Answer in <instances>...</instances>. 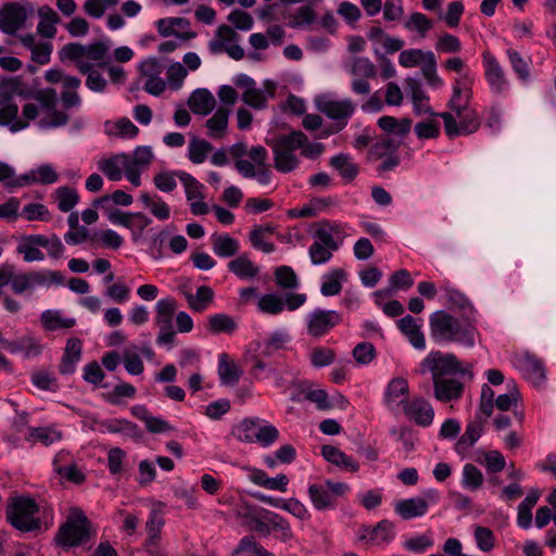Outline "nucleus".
I'll return each instance as SVG.
<instances>
[{
	"mask_svg": "<svg viewBox=\"0 0 556 556\" xmlns=\"http://www.w3.org/2000/svg\"><path fill=\"white\" fill-rule=\"evenodd\" d=\"M469 317L459 319L451 313L440 309L430 315L431 339L438 343H457L466 348L475 345L477 328Z\"/></svg>",
	"mask_w": 556,
	"mask_h": 556,
	"instance_id": "1",
	"label": "nucleus"
},
{
	"mask_svg": "<svg viewBox=\"0 0 556 556\" xmlns=\"http://www.w3.org/2000/svg\"><path fill=\"white\" fill-rule=\"evenodd\" d=\"M91 522L79 508H72L55 536L54 541L62 547H76L86 544L91 538Z\"/></svg>",
	"mask_w": 556,
	"mask_h": 556,
	"instance_id": "2",
	"label": "nucleus"
},
{
	"mask_svg": "<svg viewBox=\"0 0 556 556\" xmlns=\"http://www.w3.org/2000/svg\"><path fill=\"white\" fill-rule=\"evenodd\" d=\"M341 233L339 224L324 222L314 230L313 243L308 248V255L313 265H323L329 262L336 251L340 248V242L336 237Z\"/></svg>",
	"mask_w": 556,
	"mask_h": 556,
	"instance_id": "3",
	"label": "nucleus"
},
{
	"mask_svg": "<svg viewBox=\"0 0 556 556\" xmlns=\"http://www.w3.org/2000/svg\"><path fill=\"white\" fill-rule=\"evenodd\" d=\"M110 47L104 42H93L81 45L79 42H70L64 45L59 51L61 62L71 61L79 68L80 63H92L93 67H104L110 61Z\"/></svg>",
	"mask_w": 556,
	"mask_h": 556,
	"instance_id": "4",
	"label": "nucleus"
},
{
	"mask_svg": "<svg viewBox=\"0 0 556 556\" xmlns=\"http://www.w3.org/2000/svg\"><path fill=\"white\" fill-rule=\"evenodd\" d=\"M38 510L35 500L25 496L13 497L7 507V519L17 530L33 531L40 527Z\"/></svg>",
	"mask_w": 556,
	"mask_h": 556,
	"instance_id": "5",
	"label": "nucleus"
},
{
	"mask_svg": "<svg viewBox=\"0 0 556 556\" xmlns=\"http://www.w3.org/2000/svg\"><path fill=\"white\" fill-rule=\"evenodd\" d=\"M350 491V485L345 482H334L326 480L324 483H314L308 486V497L316 510H331L337 507L339 497L344 496Z\"/></svg>",
	"mask_w": 556,
	"mask_h": 556,
	"instance_id": "6",
	"label": "nucleus"
},
{
	"mask_svg": "<svg viewBox=\"0 0 556 556\" xmlns=\"http://www.w3.org/2000/svg\"><path fill=\"white\" fill-rule=\"evenodd\" d=\"M300 142L294 136V131L278 137L271 146L275 168L283 174L291 173L300 166V157L295 153L299 150Z\"/></svg>",
	"mask_w": 556,
	"mask_h": 556,
	"instance_id": "7",
	"label": "nucleus"
},
{
	"mask_svg": "<svg viewBox=\"0 0 556 556\" xmlns=\"http://www.w3.org/2000/svg\"><path fill=\"white\" fill-rule=\"evenodd\" d=\"M444 123V129L448 137L467 136L476 132L480 127V118L476 110L464 106L459 115L450 112L438 114Z\"/></svg>",
	"mask_w": 556,
	"mask_h": 556,
	"instance_id": "8",
	"label": "nucleus"
},
{
	"mask_svg": "<svg viewBox=\"0 0 556 556\" xmlns=\"http://www.w3.org/2000/svg\"><path fill=\"white\" fill-rule=\"evenodd\" d=\"M318 111L334 122L337 131L342 130L348 121L355 112V104L351 99H333L328 96H321L316 99Z\"/></svg>",
	"mask_w": 556,
	"mask_h": 556,
	"instance_id": "9",
	"label": "nucleus"
},
{
	"mask_svg": "<svg viewBox=\"0 0 556 556\" xmlns=\"http://www.w3.org/2000/svg\"><path fill=\"white\" fill-rule=\"evenodd\" d=\"M31 98L38 102L40 109L48 114L47 117L39 121L41 128H55L64 126L68 122V115L56 110L58 94L52 88L37 90Z\"/></svg>",
	"mask_w": 556,
	"mask_h": 556,
	"instance_id": "10",
	"label": "nucleus"
},
{
	"mask_svg": "<svg viewBox=\"0 0 556 556\" xmlns=\"http://www.w3.org/2000/svg\"><path fill=\"white\" fill-rule=\"evenodd\" d=\"M420 372L430 371L432 379L438 375L440 378L455 377L456 374H465L460 362L452 353L442 354L441 352H431L420 365Z\"/></svg>",
	"mask_w": 556,
	"mask_h": 556,
	"instance_id": "11",
	"label": "nucleus"
},
{
	"mask_svg": "<svg viewBox=\"0 0 556 556\" xmlns=\"http://www.w3.org/2000/svg\"><path fill=\"white\" fill-rule=\"evenodd\" d=\"M273 511L265 509L262 506L241 503L237 506L235 515L240 520L241 525L247 527L249 530L260 533L263 536L270 534V527H268V520Z\"/></svg>",
	"mask_w": 556,
	"mask_h": 556,
	"instance_id": "12",
	"label": "nucleus"
},
{
	"mask_svg": "<svg viewBox=\"0 0 556 556\" xmlns=\"http://www.w3.org/2000/svg\"><path fill=\"white\" fill-rule=\"evenodd\" d=\"M350 73L354 78L351 81V89L355 94L368 96L371 91L368 79L377 76V67L366 56H355L350 64Z\"/></svg>",
	"mask_w": 556,
	"mask_h": 556,
	"instance_id": "13",
	"label": "nucleus"
},
{
	"mask_svg": "<svg viewBox=\"0 0 556 556\" xmlns=\"http://www.w3.org/2000/svg\"><path fill=\"white\" fill-rule=\"evenodd\" d=\"M484 77L493 94H502L509 89V79L504 67L490 52L483 53Z\"/></svg>",
	"mask_w": 556,
	"mask_h": 556,
	"instance_id": "14",
	"label": "nucleus"
},
{
	"mask_svg": "<svg viewBox=\"0 0 556 556\" xmlns=\"http://www.w3.org/2000/svg\"><path fill=\"white\" fill-rule=\"evenodd\" d=\"M342 317L333 309H314L307 315V332L314 338L327 334L332 328L339 325Z\"/></svg>",
	"mask_w": 556,
	"mask_h": 556,
	"instance_id": "15",
	"label": "nucleus"
},
{
	"mask_svg": "<svg viewBox=\"0 0 556 556\" xmlns=\"http://www.w3.org/2000/svg\"><path fill=\"white\" fill-rule=\"evenodd\" d=\"M514 364L533 386L541 387L545 382V366L534 354L526 352L516 355Z\"/></svg>",
	"mask_w": 556,
	"mask_h": 556,
	"instance_id": "16",
	"label": "nucleus"
},
{
	"mask_svg": "<svg viewBox=\"0 0 556 556\" xmlns=\"http://www.w3.org/2000/svg\"><path fill=\"white\" fill-rule=\"evenodd\" d=\"M473 84V77L470 73H463L456 77L453 83V94L448 101V108L456 114L459 115L464 110V106L469 105L472 97L471 86Z\"/></svg>",
	"mask_w": 556,
	"mask_h": 556,
	"instance_id": "17",
	"label": "nucleus"
},
{
	"mask_svg": "<svg viewBox=\"0 0 556 556\" xmlns=\"http://www.w3.org/2000/svg\"><path fill=\"white\" fill-rule=\"evenodd\" d=\"M34 11L33 5H22L17 2H10L3 5L2 31L9 35L15 34L21 29L26 20L28 12Z\"/></svg>",
	"mask_w": 556,
	"mask_h": 556,
	"instance_id": "18",
	"label": "nucleus"
},
{
	"mask_svg": "<svg viewBox=\"0 0 556 556\" xmlns=\"http://www.w3.org/2000/svg\"><path fill=\"white\" fill-rule=\"evenodd\" d=\"M433 395L442 403L458 401L464 393V383L456 377L432 379Z\"/></svg>",
	"mask_w": 556,
	"mask_h": 556,
	"instance_id": "19",
	"label": "nucleus"
},
{
	"mask_svg": "<svg viewBox=\"0 0 556 556\" xmlns=\"http://www.w3.org/2000/svg\"><path fill=\"white\" fill-rule=\"evenodd\" d=\"M403 409L406 416L418 426L428 427L433 421L434 409L432 405L422 397H414L408 401V403H405Z\"/></svg>",
	"mask_w": 556,
	"mask_h": 556,
	"instance_id": "20",
	"label": "nucleus"
},
{
	"mask_svg": "<svg viewBox=\"0 0 556 556\" xmlns=\"http://www.w3.org/2000/svg\"><path fill=\"white\" fill-rule=\"evenodd\" d=\"M276 93V83L266 79L263 83V88L256 86L252 90L243 91L242 101L254 110H264L267 108L269 99H273Z\"/></svg>",
	"mask_w": 556,
	"mask_h": 556,
	"instance_id": "21",
	"label": "nucleus"
},
{
	"mask_svg": "<svg viewBox=\"0 0 556 556\" xmlns=\"http://www.w3.org/2000/svg\"><path fill=\"white\" fill-rule=\"evenodd\" d=\"M408 382L402 377L393 378L384 392V404L390 410H396L401 405L408 403Z\"/></svg>",
	"mask_w": 556,
	"mask_h": 556,
	"instance_id": "22",
	"label": "nucleus"
},
{
	"mask_svg": "<svg viewBox=\"0 0 556 556\" xmlns=\"http://www.w3.org/2000/svg\"><path fill=\"white\" fill-rule=\"evenodd\" d=\"M190 22L184 17H165L156 22V28L162 37L176 36L181 40H189L195 37V33L188 30L178 33L177 29L187 30Z\"/></svg>",
	"mask_w": 556,
	"mask_h": 556,
	"instance_id": "23",
	"label": "nucleus"
},
{
	"mask_svg": "<svg viewBox=\"0 0 556 556\" xmlns=\"http://www.w3.org/2000/svg\"><path fill=\"white\" fill-rule=\"evenodd\" d=\"M83 342L80 339L72 337L66 341L64 353L62 355L59 371L62 375H72L76 369V364L81 357Z\"/></svg>",
	"mask_w": 556,
	"mask_h": 556,
	"instance_id": "24",
	"label": "nucleus"
},
{
	"mask_svg": "<svg viewBox=\"0 0 556 556\" xmlns=\"http://www.w3.org/2000/svg\"><path fill=\"white\" fill-rule=\"evenodd\" d=\"M4 349L12 354H23L26 358L37 357L42 352L40 341L34 337L25 336L15 341H7Z\"/></svg>",
	"mask_w": 556,
	"mask_h": 556,
	"instance_id": "25",
	"label": "nucleus"
},
{
	"mask_svg": "<svg viewBox=\"0 0 556 556\" xmlns=\"http://www.w3.org/2000/svg\"><path fill=\"white\" fill-rule=\"evenodd\" d=\"M129 165L128 154L119 153L112 157L99 161V169L112 181L122 179L123 170L125 172Z\"/></svg>",
	"mask_w": 556,
	"mask_h": 556,
	"instance_id": "26",
	"label": "nucleus"
},
{
	"mask_svg": "<svg viewBox=\"0 0 556 556\" xmlns=\"http://www.w3.org/2000/svg\"><path fill=\"white\" fill-rule=\"evenodd\" d=\"M321 455L327 462L341 469L350 472H357L359 470V464L336 446H321Z\"/></svg>",
	"mask_w": 556,
	"mask_h": 556,
	"instance_id": "27",
	"label": "nucleus"
},
{
	"mask_svg": "<svg viewBox=\"0 0 556 556\" xmlns=\"http://www.w3.org/2000/svg\"><path fill=\"white\" fill-rule=\"evenodd\" d=\"M39 23L37 33L47 39H52L56 35V25L61 22L58 13L49 5H42L38 9Z\"/></svg>",
	"mask_w": 556,
	"mask_h": 556,
	"instance_id": "28",
	"label": "nucleus"
},
{
	"mask_svg": "<svg viewBox=\"0 0 556 556\" xmlns=\"http://www.w3.org/2000/svg\"><path fill=\"white\" fill-rule=\"evenodd\" d=\"M291 340L289 333L285 330H276L268 334L267 338L257 342V352L261 356L270 357L278 351L283 350Z\"/></svg>",
	"mask_w": 556,
	"mask_h": 556,
	"instance_id": "29",
	"label": "nucleus"
},
{
	"mask_svg": "<svg viewBox=\"0 0 556 556\" xmlns=\"http://www.w3.org/2000/svg\"><path fill=\"white\" fill-rule=\"evenodd\" d=\"M405 84L407 86V91L412 97L414 112L418 115L431 113L429 97L422 89L420 81L417 78L407 77L405 79Z\"/></svg>",
	"mask_w": 556,
	"mask_h": 556,
	"instance_id": "30",
	"label": "nucleus"
},
{
	"mask_svg": "<svg viewBox=\"0 0 556 556\" xmlns=\"http://www.w3.org/2000/svg\"><path fill=\"white\" fill-rule=\"evenodd\" d=\"M216 101L212 92L200 88L194 90L188 99L190 110L198 115H207L215 108Z\"/></svg>",
	"mask_w": 556,
	"mask_h": 556,
	"instance_id": "31",
	"label": "nucleus"
},
{
	"mask_svg": "<svg viewBox=\"0 0 556 556\" xmlns=\"http://www.w3.org/2000/svg\"><path fill=\"white\" fill-rule=\"evenodd\" d=\"M394 510L404 520H409L427 513V502L421 497L401 500L395 503Z\"/></svg>",
	"mask_w": 556,
	"mask_h": 556,
	"instance_id": "32",
	"label": "nucleus"
},
{
	"mask_svg": "<svg viewBox=\"0 0 556 556\" xmlns=\"http://www.w3.org/2000/svg\"><path fill=\"white\" fill-rule=\"evenodd\" d=\"M217 372L220 383L224 386H235L242 375L240 367L226 353L218 356Z\"/></svg>",
	"mask_w": 556,
	"mask_h": 556,
	"instance_id": "33",
	"label": "nucleus"
},
{
	"mask_svg": "<svg viewBox=\"0 0 556 556\" xmlns=\"http://www.w3.org/2000/svg\"><path fill=\"white\" fill-rule=\"evenodd\" d=\"M230 110L227 108H218L214 115L210 117L205 126L207 128V136L213 139H222L226 136L228 129Z\"/></svg>",
	"mask_w": 556,
	"mask_h": 556,
	"instance_id": "34",
	"label": "nucleus"
},
{
	"mask_svg": "<svg viewBox=\"0 0 556 556\" xmlns=\"http://www.w3.org/2000/svg\"><path fill=\"white\" fill-rule=\"evenodd\" d=\"M235 167L244 178H256L263 186L268 185L271 180V170L268 164L256 169L250 161L238 160L235 162Z\"/></svg>",
	"mask_w": 556,
	"mask_h": 556,
	"instance_id": "35",
	"label": "nucleus"
},
{
	"mask_svg": "<svg viewBox=\"0 0 556 556\" xmlns=\"http://www.w3.org/2000/svg\"><path fill=\"white\" fill-rule=\"evenodd\" d=\"M484 425L480 420H471L468 422L464 434L455 444L458 454H465L481 438Z\"/></svg>",
	"mask_w": 556,
	"mask_h": 556,
	"instance_id": "36",
	"label": "nucleus"
},
{
	"mask_svg": "<svg viewBox=\"0 0 556 556\" xmlns=\"http://www.w3.org/2000/svg\"><path fill=\"white\" fill-rule=\"evenodd\" d=\"M18 106L9 101L4 100L0 102V125L10 126V130L16 132L27 127V123L17 119Z\"/></svg>",
	"mask_w": 556,
	"mask_h": 556,
	"instance_id": "37",
	"label": "nucleus"
},
{
	"mask_svg": "<svg viewBox=\"0 0 556 556\" xmlns=\"http://www.w3.org/2000/svg\"><path fill=\"white\" fill-rule=\"evenodd\" d=\"M40 323L48 331L70 329L76 325V319L62 316L60 311L47 309L40 315Z\"/></svg>",
	"mask_w": 556,
	"mask_h": 556,
	"instance_id": "38",
	"label": "nucleus"
},
{
	"mask_svg": "<svg viewBox=\"0 0 556 556\" xmlns=\"http://www.w3.org/2000/svg\"><path fill=\"white\" fill-rule=\"evenodd\" d=\"M540 498V491L532 489L518 505L517 525L522 529H529L532 525V508Z\"/></svg>",
	"mask_w": 556,
	"mask_h": 556,
	"instance_id": "39",
	"label": "nucleus"
},
{
	"mask_svg": "<svg viewBox=\"0 0 556 556\" xmlns=\"http://www.w3.org/2000/svg\"><path fill=\"white\" fill-rule=\"evenodd\" d=\"M176 308L177 303L174 298L167 296L159 300L155 305V324L160 328H173V316Z\"/></svg>",
	"mask_w": 556,
	"mask_h": 556,
	"instance_id": "40",
	"label": "nucleus"
},
{
	"mask_svg": "<svg viewBox=\"0 0 556 556\" xmlns=\"http://www.w3.org/2000/svg\"><path fill=\"white\" fill-rule=\"evenodd\" d=\"M239 241L227 233L212 236L213 252L219 257H231L239 251Z\"/></svg>",
	"mask_w": 556,
	"mask_h": 556,
	"instance_id": "41",
	"label": "nucleus"
},
{
	"mask_svg": "<svg viewBox=\"0 0 556 556\" xmlns=\"http://www.w3.org/2000/svg\"><path fill=\"white\" fill-rule=\"evenodd\" d=\"M346 273L342 268H336L324 275L320 292L325 296L337 295L342 290V281L345 280Z\"/></svg>",
	"mask_w": 556,
	"mask_h": 556,
	"instance_id": "42",
	"label": "nucleus"
},
{
	"mask_svg": "<svg viewBox=\"0 0 556 556\" xmlns=\"http://www.w3.org/2000/svg\"><path fill=\"white\" fill-rule=\"evenodd\" d=\"M228 269L241 279L254 278L260 268L245 254H242L228 263Z\"/></svg>",
	"mask_w": 556,
	"mask_h": 556,
	"instance_id": "43",
	"label": "nucleus"
},
{
	"mask_svg": "<svg viewBox=\"0 0 556 556\" xmlns=\"http://www.w3.org/2000/svg\"><path fill=\"white\" fill-rule=\"evenodd\" d=\"M261 421L257 417L244 418L232 429V434L241 442L254 443Z\"/></svg>",
	"mask_w": 556,
	"mask_h": 556,
	"instance_id": "44",
	"label": "nucleus"
},
{
	"mask_svg": "<svg viewBox=\"0 0 556 556\" xmlns=\"http://www.w3.org/2000/svg\"><path fill=\"white\" fill-rule=\"evenodd\" d=\"M367 538L377 545L390 543L395 538L394 523L388 519L379 521L372 529H367Z\"/></svg>",
	"mask_w": 556,
	"mask_h": 556,
	"instance_id": "45",
	"label": "nucleus"
},
{
	"mask_svg": "<svg viewBox=\"0 0 556 556\" xmlns=\"http://www.w3.org/2000/svg\"><path fill=\"white\" fill-rule=\"evenodd\" d=\"M29 279L31 289L35 287H50L51 285L61 286L64 282V277L61 271L42 269L29 271Z\"/></svg>",
	"mask_w": 556,
	"mask_h": 556,
	"instance_id": "46",
	"label": "nucleus"
},
{
	"mask_svg": "<svg viewBox=\"0 0 556 556\" xmlns=\"http://www.w3.org/2000/svg\"><path fill=\"white\" fill-rule=\"evenodd\" d=\"M140 201L144 207L150 210V213L160 220H166L170 216V208L168 204L163 201L159 195L151 197L148 192L140 194Z\"/></svg>",
	"mask_w": 556,
	"mask_h": 556,
	"instance_id": "47",
	"label": "nucleus"
},
{
	"mask_svg": "<svg viewBox=\"0 0 556 556\" xmlns=\"http://www.w3.org/2000/svg\"><path fill=\"white\" fill-rule=\"evenodd\" d=\"M329 164L337 169L346 181H352L358 174L357 164L353 163L348 154L340 153L332 156Z\"/></svg>",
	"mask_w": 556,
	"mask_h": 556,
	"instance_id": "48",
	"label": "nucleus"
},
{
	"mask_svg": "<svg viewBox=\"0 0 556 556\" xmlns=\"http://www.w3.org/2000/svg\"><path fill=\"white\" fill-rule=\"evenodd\" d=\"M445 298L451 308H457L463 313L464 317L471 318L475 308L465 294L456 289L445 288Z\"/></svg>",
	"mask_w": 556,
	"mask_h": 556,
	"instance_id": "49",
	"label": "nucleus"
},
{
	"mask_svg": "<svg viewBox=\"0 0 556 556\" xmlns=\"http://www.w3.org/2000/svg\"><path fill=\"white\" fill-rule=\"evenodd\" d=\"M506 55L508 58L509 64L517 75V77L522 81L527 83L530 79V64L531 59H525L522 55L514 49H507Z\"/></svg>",
	"mask_w": 556,
	"mask_h": 556,
	"instance_id": "50",
	"label": "nucleus"
},
{
	"mask_svg": "<svg viewBox=\"0 0 556 556\" xmlns=\"http://www.w3.org/2000/svg\"><path fill=\"white\" fill-rule=\"evenodd\" d=\"M105 131L110 136L132 139L139 134V128L126 117L119 118L116 123H105Z\"/></svg>",
	"mask_w": 556,
	"mask_h": 556,
	"instance_id": "51",
	"label": "nucleus"
},
{
	"mask_svg": "<svg viewBox=\"0 0 556 556\" xmlns=\"http://www.w3.org/2000/svg\"><path fill=\"white\" fill-rule=\"evenodd\" d=\"M233 554L242 556H276L274 553L267 551L257 543L255 538L252 535L242 538L233 551Z\"/></svg>",
	"mask_w": 556,
	"mask_h": 556,
	"instance_id": "52",
	"label": "nucleus"
},
{
	"mask_svg": "<svg viewBox=\"0 0 556 556\" xmlns=\"http://www.w3.org/2000/svg\"><path fill=\"white\" fill-rule=\"evenodd\" d=\"M78 71L83 75H87L86 86L94 91L102 92L105 90L108 81L106 79L93 67L92 63H80Z\"/></svg>",
	"mask_w": 556,
	"mask_h": 556,
	"instance_id": "53",
	"label": "nucleus"
},
{
	"mask_svg": "<svg viewBox=\"0 0 556 556\" xmlns=\"http://www.w3.org/2000/svg\"><path fill=\"white\" fill-rule=\"evenodd\" d=\"M378 126L387 131L404 137L410 131L412 121L409 118L396 119L393 116H382L378 119Z\"/></svg>",
	"mask_w": 556,
	"mask_h": 556,
	"instance_id": "54",
	"label": "nucleus"
},
{
	"mask_svg": "<svg viewBox=\"0 0 556 556\" xmlns=\"http://www.w3.org/2000/svg\"><path fill=\"white\" fill-rule=\"evenodd\" d=\"M213 151V146L205 139L192 138L188 147V157L193 164H202Z\"/></svg>",
	"mask_w": 556,
	"mask_h": 556,
	"instance_id": "55",
	"label": "nucleus"
},
{
	"mask_svg": "<svg viewBox=\"0 0 556 556\" xmlns=\"http://www.w3.org/2000/svg\"><path fill=\"white\" fill-rule=\"evenodd\" d=\"M293 131L295 140L298 139L300 142L299 150L301 151L302 156L309 160H316L324 153L325 146L321 142H311L304 132L300 130Z\"/></svg>",
	"mask_w": 556,
	"mask_h": 556,
	"instance_id": "56",
	"label": "nucleus"
},
{
	"mask_svg": "<svg viewBox=\"0 0 556 556\" xmlns=\"http://www.w3.org/2000/svg\"><path fill=\"white\" fill-rule=\"evenodd\" d=\"M236 328L235 320L226 314H214L207 318V330L214 334L232 333Z\"/></svg>",
	"mask_w": 556,
	"mask_h": 556,
	"instance_id": "57",
	"label": "nucleus"
},
{
	"mask_svg": "<svg viewBox=\"0 0 556 556\" xmlns=\"http://www.w3.org/2000/svg\"><path fill=\"white\" fill-rule=\"evenodd\" d=\"M177 178L185 187L188 201L204 199L202 193L203 185L199 182L192 175L186 172L177 170Z\"/></svg>",
	"mask_w": 556,
	"mask_h": 556,
	"instance_id": "58",
	"label": "nucleus"
},
{
	"mask_svg": "<svg viewBox=\"0 0 556 556\" xmlns=\"http://www.w3.org/2000/svg\"><path fill=\"white\" fill-rule=\"evenodd\" d=\"M54 199L61 212H70L78 203L79 195L74 188L64 186L55 190Z\"/></svg>",
	"mask_w": 556,
	"mask_h": 556,
	"instance_id": "59",
	"label": "nucleus"
},
{
	"mask_svg": "<svg viewBox=\"0 0 556 556\" xmlns=\"http://www.w3.org/2000/svg\"><path fill=\"white\" fill-rule=\"evenodd\" d=\"M213 290L207 286H201L197 289L195 294H188L187 301L189 306L195 312H203L213 301Z\"/></svg>",
	"mask_w": 556,
	"mask_h": 556,
	"instance_id": "60",
	"label": "nucleus"
},
{
	"mask_svg": "<svg viewBox=\"0 0 556 556\" xmlns=\"http://www.w3.org/2000/svg\"><path fill=\"white\" fill-rule=\"evenodd\" d=\"M484 477L481 470L472 464H466L463 468L462 484L471 491L480 489Z\"/></svg>",
	"mask_w": 556,
	"mask_h": 556,
	"instance_id": "61",
	"label": "nucleus"
},
{
	"mask_svg": "<svg viewBox=\"0 0 556 556\" xmlns=\"http://www.w3.org/2000/svg\"><path fill=\"white\" fill-rule=\"evenodd\" d=\"M257 307L262 313L278 315L285 309L283 300L276 293L262 295L257 301Z\"/></svg>",
	"mask_w": 556,
	"mask_h": 556,
	"instance_id": "62",
	"label": "nucleus"
},
{
	"mask_svg": "<svg viewBox=\"0 0 556 556\" xmlns=\"http://www.w3.org/2000/svg\"><path fill=\"white\" fill-rule=\"evenodd\" d=\"M432 27V21L420 12L412 13L405 22V28L408 30H416L420 38H425Z\"/></svg>",
	"mask_w": 556,
	"mask_h": 556,
	"instance_id": "63",
	"label": "nucleus"
},
{
	"mask_svg": "<svg viewBox=\"0 0 556 556\" xmlns=\"http://www.w3.org/2000/svg\"><path fill=\"white\" fill-rule=\"evenodd\" d=\"M430 51H422L420 49L403 50L399 55V63L403 67H414L420 63L428 62V54Z\"/></svg>",
	"mask_w": 556,
	"mask_h": 556,
	"instance_id": "64",
	"label": "nucleus"
}]
</instances>
